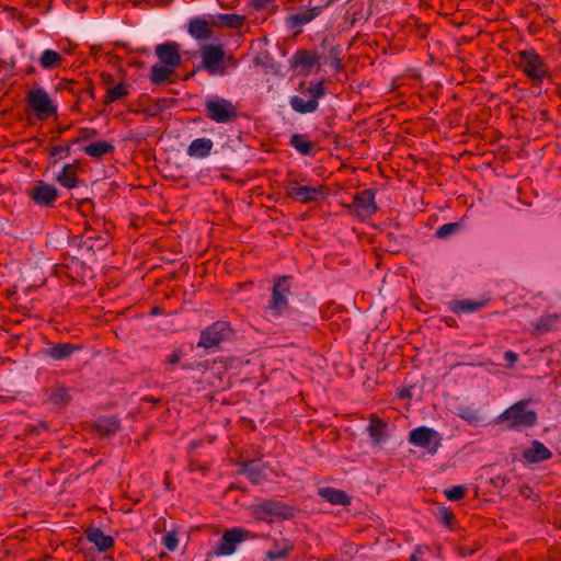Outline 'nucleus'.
<instances>
[{"instance_id":"nucleus-1","label":"nucleus","mask_w":561,"mask_h":561,"mask_svg":"<svg viewBox=\"0 0 561 561\" xmlns=\"http://www.w3.org/2000/svg\"><path fill=\"white\" fill-rule=\"evenodd\" d=\"M528 401L520 400L504 410L496 419V424H505L508 431H522L538 423L536 411L527 408Z\"/></svg>"},{"instance_id":"nucleus-2","label":"nucleus","mask_w":561,"mask_h":561,"mask_svg":"<svg viewBox=\"0 0 561 561\" xmlns=\"http://www.w3.org/2000/svg\"><path fill=\"white\" fill-rule=\"evenodd\" d=\"M514 64L534 83H541L551 75L545 59L533 47L517 51Z\"/></svg>"},{"instance_id":"nucleus-3","label":"nucleus","mask_w":561,"mask_h":561,"mask_svg":"<svg viewBox=\"0 0 561 561\" xmlns=\"http://www.w3.org/2000/svg\"><path fill=\"white\" fill-rule=\"evenodd\" d=\"M255 519L272 523L287 520L296 516L298 510L278 500H261L251 506Z\"/></svg>"},{"instance_id":"nucleus-4","label":"nucleus","mask_w":561,"mask_h":561,"mask_svg":"<svg viewBox=\"0 0 561 561\" xmlns=\"http://www.w3.org/2000/svg\"><path fill=\"white\" fill-rule=\"evenodd\" d=\"M290 276H279L274 280L272 295L264 312L273 319L280 318L289 308Z\"/></svg>"},{"instance_id":"nucleus-5","label":"nucleus","mask_w":561,"mask_h":561,"mask_svg":"<svg viewBox=\"0 0 561 561\" xmlns=\"http://www.w3.org/2000/svg\"><path fill=\"white\" fill-rule=\"evenodd\" d=\"M299 90L308 95L309 99L305 100L304 96L293 95L289 99V104L291 108L299 114H308L313 113L319 107V100L325 95V87L324 81L321 80L319 82H309V85L306 88L305 82L299 84Z\"/></svg>"},{"instance_id":"nucleus-6","label":"nucleus","mask_w":561,"mask_h":561,"mask_svg":"<svg viewBox=\"0 0 561 561\" xmlns=\"http://www.w3.org/2000/svg\"><path fill=\"white\" fill-rule=\"evenodd\" d=\"M205 115L213 122L226 124L234 122L239 113L237 106L230 100L211 95L205 101Z\"/></svg>"},{"instance_id":"nucleus-7","label":"nucleus","mask_w":561,"mask_h":561,"mask_svg":"<svg viewBox=\"0 0 561 561\" xmlns=\"http://www.w3.org/2000/svg\"><path fill=\"white\" fill-rule=\"evenodd\" d=\"M25 101L27 106L35 112L38 121H47L57 116V105L43 88H34L27 91Z\"/></svg>"},{"instance_id":"nucleus-8","label":"nucleus","mask_w":561,"mask_h":561,"mask_svg":"<svg viewBox=\"0 0 561 561\" xmlns=\"http://www.w3.org/2000/svg\"><path fill=\"white\" fill-rule=\"evenodd\" d=\"M233 330L227 321H216L201 332V339L197 343L198 347L213 348L218 346L222 341L230 340Z\"/></svg>"},{"instance_id":"nucleus-9","label":"nucleus","mask_w":561,"mask_h":561,"mask_svg":"<svg viewBox=\"0 0 561 561\" xmlns=\"http://www.w3.org/2000/svg\"><path fill=\"white\" fill-rule=\"evenodd\" d=\"M256 535L241 527L229 528L224 531L218 546L215 549L217 556H230L236 551L238 543L255 539Z\"/></svg>"},{"instance_id":"nucleus-10","label":"nucleus","mask_w":561,"mask_h":561,"mask_svg":"<svg viewBox=\"0 0 561 561\" xmlns=\"http://www.w3.org/2000/svg\"><path fill=\"white\" fill-rule=\"evenodd\" d=\"M209 75H225V50L221 45H205L202 49V66Z\"/></svg>"},{"instance_id":"nucleus-11","label":"nucleus","mask_w":561,"mask_h":561,"mask_svg":"<svg viewBox=\"0 0 561 561\" xmlns=\"http://www.w3.org/2000/svg\"><path fill=\"white\" fill-rule=\"evenodd\" d=\"M26 193L34 204L39 207H54L59 197L56 186L44 181H37Z\"/></svg>"},{"instance_id":"nucleus-12","label":"nucleus","mask_w":561,"mask_h":561,"mask_svg":"<svg viewBox=\"0 0 561 561\" xmlns=\"http://www.w3.org/2000/svg\"><path fill=\"white\" fill-rule=\"evenodd\" d=\"M409 442L414 446L435 453L440 446L442 437L435 430L420 426L410 432Z\"/></svg>"},{"instance_id":"nucleus-13","label":"nucleus","mask_w":561,"mask_h":561,"mask_svg":"<svg viewBox=\"0 0 561 561\" xmlns=\"http://www.w3.org/2000/svg\"><path fill=\"white\" fill-rule=\"evenodd\" d=\"M324 193L325 187L323 185H298L297 181L295 180L289 181L286 185V195L302 204L316 202L318 197Z\"/></svg>"},{"instance_id":"nucleus-14","label":"nucleus","mask_w":561,"mask_h":561,"mask_svg":"<svg viewBox=\"0 0 561 561\" xmlns=\"http://www.w3.org/2000/svg\"><path fill=\"white\" fill-rule=\"evenodd\" d=\"M376 190L366 188L358 192L353 197V206L359 217H370L378 210V206L375 202Z\"/></svg>"},{"instance_id":"nucleus-15","label":"nucleus","mask_w":561,"mask_h":561,"mask_svg":"<svg viewBox=\"0 0 561 561\" xmlns=\"http://www.w3.org/2000/svg\"><path fill=\"white\" fill-rule=\"evenodd\" d=\"M161 65L176 69L181 65L180 45L176 42H165L154 48Z\"/></svg>"},{"instance_id":"nucleus-16","label":"nucleus","mask_w":561,"mask_h":561,"mask_svg":"<svg viewBox=\"0 0 561 561\" xmlns=\"http://www.w3.org/2000/svg\"><path fill=\"white\" fill-rule=\"evenodd\" d=\"M290 68L298 70L302 76H308L313 67L320 68L319 57L307 49H298L289 60Z\"/></svg>"},{"instance_id":"nucleus-17","label":"nucleus","mask_w":561,"mask_h":561,"mask_svg":"<svg viewBox=\"0 0 561 561\" xmlns=\"http://www.w3.org/2000/svg\"><path fill=\"white\" fill-rule=\"evenodd\" d=\"M522 458L526 463L535 465L552 458V451L540 440L534 439L528 448L522 451Z\"/></svg>"},{"instance_id":"nucleus-18","label":"nucleus","mask_w":561,"mask_h":561,"mask_svg":"<svg viewBox=\"0 0 561 561\" xmlns=\"http://www.w3.org/2000/svg\"><path fill=\"white\" fill-rule=\"evenodd\" d=\"M317 9L309 5L302 8L300 11L288 15L285 19V25L289 30H297V34L301 32L302 26L314 21L319 15Z\"/></svg>"},{"instance_id":"nucleus-19","label":"nucleus","mask_w":561,"mask_h":561,"mask_svg":"<svg viewBox=\"0 0 561 561\" xmlns=\"http://www.w3.org/2000/svg\"><path fill=\"white\" fill-rule=\"evenodd\" d=\"M488 299L484 300H472V299H454L447 302V308L453 313L469 314L480 311L488 304Z\"/></svg>"},{"instance_id":"nucleus-20","label":"nucleus","mask_w":561,"mask_h":561,"mask_svg":"<svg viewBox=\"0 0 561 561\" xmlns=\"http://www.w3.org/2000/svg\"><path fill=\"white\" fill-rule=\"evenodd\" d=\"M110 236L106 233L104 236L101 234H85L79 236L75 238L76 244L78 248L83 249L88 252L95 253L96 251L103 250L108 241Z\"/></svg>"},{"instance_id":"nucleus-21","label":"nucleus","mask_w":561,"mask_h":561,"mask_svg":"<svg viewBox=\"0 0 561 561\" xmlns=\"http://www.w3.org/2000/svg\"><path fill=\"white\" fill-rule=\"evenodd\" d=\"M211 21L208 22L205 18H193L187 25L188 34L197 41H207L213 36Z\"/></svg>"},{"instance_id":"nucleus-22","label":"nucleus","mask_w":561,"mask_h":561,"mask_svg":"<svg viewBox=\"0 0 561 561\" xmlns=\"http://www.w3.org/2000/svg\"><path fill=\"white\" fill-rule=\"evenodd\" d=\"M85 538L93 543L100 552H105L114 546L112 536L105 535L99 527H88L84 530Z\"/></svg>"},{"instance_id":"nucleus-23","label":"nucleus","mask_w":561,"mask_h":561,"mask_svg":"<svg viewBox=\"0 0 561 561\" xmlns=\"http://www.w3.org/2000/svg\"><path fill=\"white\" fill-rule=\"evenodd\" d=\"M318 494L332 505L347 506L352 501V497L345 491L332 486L319 488Z\"/></svg>"},{"instance_id":"nucleus-24","label":"nucleus","mask_w":561,"mask_h":561,"mask_svg":"<svg viewBox=\"0 0 561 561\" xmlns=\"http://www.w3.org/2000/svg\"><path fill=\"white\" fill-rule=\"evenodd\" d=\"M92 430L102 437L111 436L121 430V422L116 416H102L93 423Z\"/></svg>"},{"instance_id":"nucleus-25","label":"nucleus","mask_w":561,"mask_h":561,"mask_svg":"<svg viewBox=\"0 0 561 561\" xmlns=\"http://www.w3.org/2000/svg\"><path fill=\"white\" fill-rule=\"evenodd\" d=\"M244 21V15L234 13H218L211 16V25L220 28L228 27L239 30L243 26Z\"/></svg>"},{"instance_id":"nucleus-26","label":"nucleus","mask_w":561,"mask_h":561,"mask_svg":"<svg viewBox=\"0 0 561 561\" xmlns=\"http://www.w3.org/2000/svg\"><path fill=\"white\" fill-rule=\"evenodd\" d=\"M214 147V141L209 138H196L194 139L188 148H187V156L195 159H205L207 158Z\"/></svg>"},{"instance_id":"nucleus-27","label":"nucleus","mask_w":561,"mask_h":561,"mask_svg":"<svg viewBox=\"0 0 561 561\" xmlns=\"http://www.w3.org/2000/svg\"><path fill=\"white\" fill-rule=\"evenodd\" d=\"M78 161L64 165L61 172L57 175L56 181L64 187L71 190L79 185L77 175Z\"/></svg>"},{"instance_id":"nucleus-28","label":"nucleus","mask_w":561,"mask_h":561,"mask_svg":"<svg viewBox=\"0 0 561 561\" xmlns=\"http://www.w3.org/2000/svg\"><path fill=\"white\" fill-rule=\"evenodd\" d=\"M82 347L80 345H76L72 343H56L53 344L49 348L45 351V354L55 359V360H64L71 357V355L76 352L81 350Z\"/></svg>"},{"instance_id":"nucleus-29","label":"nucleus","mask_w":561,"mask_h":561,"mask_svg":"<svg viewBox=\"0 0 561 561\" xmlns=\"http://www.w3.org/2000/svg\"><path fill=\"white\" fill-rule=\"evenodd\" d=\"M294 550L293 543L287 539L274 540V549L265 552L264 561H277L287 559L289 553Z\"/></svg>"},{"instance_id":"nucleus-30","label":"nucleus","mask_w":561,"mask_h":561,"mask_svg":"<svg viewBox=\"0 0 561 561\" xmlns=\"http://www.w3.org/2000/svg\"><path fill=\"white\" fill-rule=\"evenodd\" d=\"M242 473L252 484H260L266 479L264 466L256 461H249L242 466Z\"/></svg>"},{"instance_id":"nucleus-31","label":"nucleus","mask_w":561,"mask_h":561,"mask_svg":"<svg viewBox=\"0 0 561 561\" xmlns=\"http://www.w3.org/2000/svg\"><path fill=\"white\" fill-rule=\"evenodd\" d=\"M560 324L561 316L553 313L541 316L534 324V328L536 333H547L550 331L558 330Z\"/></svg>"},{"instance_id":"nucleus-32","label":"nucleus","mask_w":561,"mask_h":561,"mask_svg":"<svg viewBox=\"0 0 561 561\" xmlns=\"http://www.w3.org/2000/svg\"><path fill=\"white\" fill-rule=\"evenodd\" d=\"M289 146L304 156H312L314 153L316 145L302 134H293L289 139Z\"/></svg>"},{"instance_id":"nucleus-33","label":"nucleus","mask_w":561,"mask_h":561,"mask_svg":"<svg viewBox=\"0 0 561 561\" xmlns=\"http://www.w3.org/2000/svg\"><path fill=\"white\" fill-rule=\"evenodd\" d=\"M83 151L89 157L100 159L105 154L113 153L115 151V147L107 141H96L85 146Z\"/></svg>"},{"instance_id":"nucleus-34","label":"nucleus","mask_w":561,"mask_h":561,"mask_svg":"<svg viewBox=\"0 0 561 561\" xmlns=\"http://www.w3.org/2000/svg\"><path fill=\"white\" fill-rule=\"evenodd\" d=\"M387 426V423H385L381 419H379L377 415L371 414L370 416V423L368 426L369 437L371 440L376 444H380L385 439V433L383 430Z\"/></svg>"},{"instance_id":"nucleus-35","label":"nucleus","mask_w":561,"mask_h":561,"mask_svg":"<svg viewBox=\"0 0 561 561\" xmlns=\"http://www.w3.org/2000/svg\"><path fill=\"white\" fill-rule=\"evenodd\" d=\"M175 69L164 65H153L150 70L151 83L159 85L165 82Z\"/></svg>"},{"instance_id":"nucleus-36","label":"nucleus","mask_w":561,"mask_h":561,"mask_svg":"<svg viewBox=\"0 0 561 561\" xmlns=\"http://www.w3.org/2000/svg\"><path fill=\"white\" fill-rule=\"evenodd\" d=\"M38 61L44 69H53L59 67L64 61V58L56 50L45 49Z\"/></svg>"},{"instance_id":"nucleus-37","label":"nucleus","mask_w":561,"mask_h":561,"mask_svg":"<svg viewBox=\"0 0 561 561\" xmlns=\"http://www.w3.org/2000/svg\"><path fill=\"white\" fill-rule=\"evenodd\" d=\"M128 84L121 82L113 88L107 89L104 98V105H108L115 101L122 100L128 95Z\"/></svg>"},{"instance_id":"nucleus-38","label":"nucleus","mask_w":561,"mask_h":561,"mask_svg":"<svg viewBox=\"0 0 561 561\" xmlns=\"http://www.w3.org/2000/svg\"><path fill=\"white\" fill-rule=\"evenodd\" d=\"M70 394L67 388L56 387L49 394V401L57 405H67L70 402Z\"/></svg>"},{"instance_id":"nucleus-39","label":"nucleus","mask_w":561,"mask_h":561,"mask_svg":"<svg viewBox=\"0 0 561 561\" xmlns=\"http://www.w3.org/2000/svg\"><path fill=\"white\" fill-rule=\"evenodd\" d=\"M438 520L444 524L447 528L454 529L456 525V517L454 513L447 508V507H438L437 514H436Z\"/></svg>"},{"instance_id":"nucleus-40","label":"nucleus","mask_w":561,"mask_h":561,"mask_svg":"<svg viewBox=\"0 0 561 561\" xmlns=\"http://www.w3.org/2000/svg\"><path fill=\"white\" fill-rule=\"evenodd\" d=\"M460 227H461L460 222L445 224L436 230L435 237L438 239L448 238L451 234H455L456 232H458L460 230Z\"/></svg>"},{"instance_id":"nucleus-41","label":"nucleus","mask_w":561,"mask_h":561,"mask_svg":"<svg viewBox=\"0 0 561 561\" xmlns=\"http://www.w3.org/2000/svg\"><path fill=\"white\" fill-rule=\"evenodd\" d=\"M467 489L463 485H454L444 491L445 496L449 501H459L465 497Z\"/></svg>"},{"instance_id":"nucleus-42","label":"nucleus","mask_w":561,"mask_h":561,"mask_svg":"<svg viewBox=\"0 0 561 561\" xmlns=\"http://www.w3.org/2000/svg\"><path fill=\"white\" fill-rule=\"evenodd\" d=\"M162 545L169 551H175L179 546V539L176 531H170L162 537Z\"/></svg>"},{"instance_id":"nucleus-43","label":"nucleus","mask_w":561,"mask_h":561,"mask_svg":"<svg viewBox=\"0 0 561 561\" xmlns=\"http://www.w3.org/2000/svg\"><path fill=\"white\" fill-rule=\"evenodd\" d=\"M70 154V145L55 146L50 149V158H54L53 163L57 162V159L66 158Z\"/></svg>"},{"instance_id":"nucleus-44","label":"nucleus","mask_w":561,"mask_h":561,"mask_svg":"<svg viewBox=\"0 0 561 561\" xmlns=\"http://www.w3.org/2000/svg\"><path fill=\"white\" fill-rule=\"evenodd\" d=\"M64 89L71 94L78 95V102L81 100L82 82L76 80H67L64 84Z\"/></svg>"},{"instance_id":"nucleus-45","label":"nucleus","mask_w":561,"mask_h":561,"mask_svg":"<svg viewBox=\"0 0 561 561\" xmlns=\"http://www.w3.org/2000/svg\"><path fill=\"white\" fill-rule=\"evenodd\" d=\"M335 0H308V5L310 8L317 9L318 15L320 16L322 12L328 9Z\"/></svg>"},{"instance_id":"nucleus-46","label":"nucleus","mask_w":561,"mask_h":561,"mask_svg":"<svg viewBox=\"0 0 561 561\" xmlns=\"http://www.w3.org/2000/svg\"><path fill=\"white\" fill-rule=\"evenodd\" d=\"M340 46H335L331 49V54L333 55V58L331 60V66L335 69V71L340 72L344 69V66L342 64V59L340 57L341 54Z\"/></svg>"},{"instance_id":"nucleus-47","label":"nucleus","mask_w":561,"mask_h":561,"mask_svg":"<svg viewBox=\"0 0 561 561\" xmlns=\"http://www.w3.org/2000/svg\"><path fill=\"white\" fill-rule=\"evenodd\" d=\"M183 357L182 350H174L171 354H169L163 364L168 365L170 367H173L174 365L179 364Z\"/></svg>"},{"instance_id":"nucleus-48","label":"nucleus","mask_w":561,"mask_h":561,"mask_svg":"<svg viewBox=\"0 0 561 561\" xmlns=\"http://www.w3.org/2000/svg\"><path fill=\"white\" fill-rule=\"evenodd\" d=\"M82 93H87L91 99H94V85L91 80L84 79L82 82Z\"/></svg>"},{"instance_id":"nucleus-49","label":"nucleus","mask_w":561,"mask_h":561,"mask_svg":"<svg viewBox=\"0 0 561 561\" xmlns=\"http://www.w3.org/2000/svg\"><path fill=\"white\" fill-rule=\"evenodd\" d=\"M80 134L81 141H85L88 139L94 138L98 135V130L93 128H81Z\"/></svg>"},{"instance_id":"nucleus-50","label":"nucleus","mask_w":561,"mask_h":561,"mask_svg":"<svg viewBox=\"0 0 561 561\" xmlns=\"http://www.w3.org/2000/svg\"><path fill=\"white\" fill-rule=\"evenodd\" d=\"M273 0H251L249 5L256 11L265 9Z\"/></svg>"},{"instance_id":"nucleus-51","label":"nucleus","mask_w":561,"mask_h":561,"mask_svg":"<svg viewBox=\"0 0 561 561\" xmlns=\"http://www.w3.org/2000/svg\"><path fill=\"white\" fill-rule=\"evenodd\" d=\"M504 358L510 363V367H512L517 362L518 354L508 350L504 353Z\"/></svg>"},{"instance_id":"nucleus-52","label":"nucleus","mask_w":561,"mask_h":561,"mask_svg":"<svg viewBox=\"0 0 561 561\" xmlns=\"http://www.w3.org/2000/svg\"><path fill=\"white\" fill-rule=\"evenodd\" d=\"M238 60L233 55H226L225 54V70L227 67L236 68L238 66Z\"/></svg>"},{"instance_id":"nucleus-53","label":"nucleus","mask_w":561,"mask_h":561,"mask_svg":"<svg viewBox=\"0 0 561 561\" xmlns=\"http://www.w3.org/2000/svg\"><path fill=\"white\" fill-rule=\"evenodd\" d=\"M424 550H428V547L417 546L415 551L411 554L410 561H420L419 556L423 554Z\"/></svg>"},{"instance_id":"nucleus-54","label":"nucleus","mask_w":561,"mask_h":561,"mask_svg":"<svg viewBox=\"0 0 561 561\" xmlns=\"http://www.w3.org/2000/svg\"><path fill=\"white\" fill-rule=\"evenodd\" d=\"M268 57L267 53H261L257 56L254 57L253 61L256 66L265 67L266 62L265 59Z\"/></svg>"},{"instance_id":"nucleus-55","label":"nucleus","mask_w":561,"mask_h":561,"mask_svg":"<svg viewBox=\"0 0 561 561\" xmlns=\"http://www.w3.org/2000/svg\"><path fill=\"white\" fill-rule=\"evenodd\" d=\"M399 397L401 399H404V398H410L411 397V392L409 389H402L400 392H399Z\"/></svg>"},{"instance_id":"nucleus-56","label":"nucleus","mask_w":561,"mask_h":561,"mask_svg":"<svg viewBox=\"0 0 561 561\" xmlns=\"http://www.w3.org/2000/svg\"><path fill=\"white\" fill-rule=\"evenodd\" d=\"M461 417L469 421L470 423L477 421V419H478V416L476 414H470V415L461 414Z\"/></svg>"},{"instance_id":"nucleus-57","label":"nucleus","mask_w":561,"mask_h":561,"mask_svg":"<svg viewBox=\"0 0 561 561\" xmlns=\"http://www.w3.org/2000/svg\"><path fill=\"white\" fill-rule=\"evenodd\" d=\"M102 77H103V81L105 83H112L113 82V77L111 75L103 73Z\"/></svg>"},{"instance_id":"nucleus-58","label":"nucleus","mask_w":561,"mask_h":561,"mask_svg":"<svg viewBox=\"0 0 561 561\" xmlns=\"http://www.w3.org/2000/svg\"><path fill=\"white\" fill-rule=\"evenodd\" d=\"M79 142H81L80 137L72 139V140L70 141V145H75V144H79Z\"/></svg>"},{"instance_id":"nucleus-59","label":"nucleus","mask_w":561,"mask_h":561,"mask_svg":"<svg viewBox=\"0 0 561 561\" xmlns=\"http://www.w3.org/2000/svg\"><path fill=\"white\" fill-rule=\"evenodd\" d=\"M496 480H501L502 481V484H504L506 482V479L505 478H502V477H497Z\"/></svg>"},{"instance_id":"nucleus-60","label":"nucleus","mask_w":561,"mask_h":561,"mask_svg":"<svg viewBox=\"0 0 561 561\" xmlns=\"http://www.w3.org/2000/svg\"><path fill=\"white\" fill-rule=\"evenodd\" d=\"M182 368H184V369H190V368H191V365H188V364H187V365H186V364H184V365L182 366Z\"/></svg>"},{"instance_id":"nucleus-61","label":"nucleus","mask_w":561,"mask_h":561,"mask_svg":"<svg viewBox=\"0 0 561 561\" xmlns=\"http://www.w3.org/2000/svg\"><path fill=\"white\" fill-rule=\"evenodd\" d=\"M39 426L43 428V430H47V426L45 423H41Z\"/></svg>"}]
</instances>
